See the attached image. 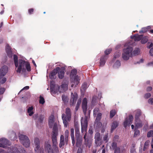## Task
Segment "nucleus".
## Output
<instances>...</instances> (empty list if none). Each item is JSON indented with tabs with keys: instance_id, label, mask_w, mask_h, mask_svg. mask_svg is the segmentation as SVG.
<instances>
[{
	"instance_id": "1",
	"label": "nucleus",
	"mask_w": 153,
	"mask_h": 153,
	"mask_svg": "<svg viewBox=\"0 0 153 153\" xmlns=\"http://www.w3.org/2000/svg\"><path fill=\"white\" fill-rule=\"evenodd\" d=\"M13 59L17 73H20L21 71L25 72L26 70L28 71H30V64L28 62L20 59L19 60L18 62L17 57L15 55L13 56Z\"/></svg>"
},
{
	"instance_id": "2",
	"label": "nucleus",
	"mask_w": 153,
	"mask_h": 153,
	"mask_svg": "<svg viewBox=\"0 0 153 153\" xmlns=\"http://www.w3.org/2000/svg\"><path fill=\"white\" fill-rule=\"evenodd\" d=\"M126 47L123 50L122 57L125 60H128L132 56L133 49L131 46L126 45Z\"/></svg>"
},
{
	"instance_id": "3",
	"label": "nucleus",
	"mask_w": 153,
	"mask_h": 153,
	"mask_svg": "<svg viewBox=\"0 0 153 153\" xmlns=\"http://www.w3.org/2000/svg\"><path fill=\"white\" fill-rule=\"evenodd\" d=\"M55 148L54 152L52 148L51 145V142L48 140L45 142L44 149L45 152L47 153H58L59 152V150L57 146L54 147Z\"/></svg>"
},
{
	"instance_id": "4",
	"label": "nucleus",
	"mask_w": 153,
	"mask_h": 153,
	"mask_svg": "<svg viewBox=\"0 0 153 153\" xmlns=\"http://www.w3.org/2000/svg\"><path fill=\"white\" fill-rule=\"evenodd\" d=\"M89 117L85 116L84 118H82L81 120V131L82 133H85V134L84 136V138L85 140V143L86 144L87 143L86 142V132L87 131V126H88V119Z\"/></svg>"
},
{
	"instance_id": "5",
	"label": "nucleus",
	"mask_w": 153,
	"mask_h": 153,
	"mask_svg": "<svg viewBox=\"0 0 153 153\" xmlns=\"http://www.w3.org/2000/svg\"><path fill=\"white\" fill-rule=\"evenodd\" d=\"M71 110L69 108H67L66 109V115L63 114L62 115V118L65 127H67L68 122L70 121L71 120Z\"/></svg>"
},
{
	"instance_id": "6",
	"label": "nucleus",
	"mask_w": 153,
	"mask_h": 153,
	"mask_svg": "<svg viewBox=\"0 0 153 153\" xmlns=\"http://www.w3.org/2000/svg\"><path fill=\"white\" fill-rule=\"evenodd\" d=\"M20 141L23 145L26 147L30 146V141L27 136L21 134L19 136Z\"/></svg>"
},
{
	"instance_id": "7",
	"label": "nucleus",
	"mask_w": 153,
	"mask_h": 153,
	"mask_svg": "<svg viewBox=\"0 0 153 153\" xmlns=\"http://www.w3.org/2000/svg\"><path fill=\"white\" fill-rule=\"evenodd\" d=\"M33 144L34 147V150L36 153H41L40 142L39 139L38 138H35L34 140Z\"/></svg>"
},
{
	"instance_id": "8",
	"label": "nucleus",
	"mask_w": 153,
	"mask_h": 153,
	"mask_svg": "<svg viewBox=\"0 0 153 153\" xmlns=\"http://www.w3.org/2000/svg\"><path fill=\"white\" fill-rule=\"evenodd\" d=\"M49 125L51 128H53V130H57V124L55 122L54 116L52 115L50 117L49 119Z\"/></svg>"
},
{
	"instance_id": "9",
	"label": "nucleus",
	"mask_w": 153,
	"mask_h": 153,
	"mask_svg": "<svg viewBox=\"0 0 153 153\" xmlns=\"http://www.w3.org/2000/svg\"><path fill=\"white\" fill-rule=\"evenodd\" d=\"M9 145L10 142L7 139L1 138L0 139V147L6 148L7 145Z\"/></svg>"
},
{
	"instance_id": "10",
	"label": "nucleus",
	"mask_w": 153,
	"mask_h": 153,
	"mask_svg": "<svg viewBox=\"0 0 153 153\" xmlns=\"http://www.w3.org/2000/svg\"><path fill=\"white\" fill-rule=\"evenodd\" d=\"M57 135V130H53V134L52 135V142L53 147L57 146V144L56 137Z\"/></svg>"
},
{
	"instance_id": "11",
	"label": "nucleus",
	"mask_w": 153,
	"mask_h": 153,
	"mask_svg": "<svg viewBox=\"0 0 153 153\" xmlns=\"http://www.w3.org/2000/svg\"><path fill=\"white\" fill-rule=\"evenodd\" d=\"M59 92H63L68 89V83H63L60 86L56 87Z\"/></svg>"
},
{
	"instance_id": "12",
	"label": "nucleus",
	"mask_w": 153,
	"mask_h": 153,
	"mask_svg": "<svg viewBox=\"0 0 153 153\" xmlns=\"http://www.w3.org/2000/svg\"><path fill=\"white\" fill-rule=\"evenodd\" d=\"M133 119V116L132 115H130L129 118H126L124 122V126L125 127L127 126H130L132 123V121Z\"/></svg>"
},
{
	"instance_id": "13",
	"label": "nucleus",
	"mask_w": 153,
	"mask_h": 153,
	"mask_svg": "<svg viewBox=\"0 0 153 153\" xmlns=\"http://www.w3.org/2000/svg\"><path fill=\"white\" fill-rule=\"evenodd\" d=\"M95 143L97 146H100L101 144V139L100 137V134L97 132L95 135Z\"/></svg>"
},
{
	"instance_id": "14",
	"label": "nucleus",
	"mask_w": 153,
	"mask_h": 153,
	"mask_svg": "<svg viewBox=\"0 0 153 153\" xmlns=\"http://www.w3.org/2000/svg\"><path fill=\"white\" fill-rule=\"evenodd\" d=\"M8 68L6 65H4L0 69V76H4L7 72Z\"/></svg>"
},
{
	"instance_id": "15",
	"label": "nucleus",
	"mask_w": 153,
	"mask_h": 153,
	"mask_svg": "<svg viewBox=\"0 0 153 153\" xmlns=\"http://www.w3.org/2000/svg\"><path fill=\"white\" fill-rule=\"evenodd\" d=\"M77 97V95L76 93H74V94H73V93H71L70 103L71 105H73L76 103Z\"/></svg>"
},
{
	"instance_id": "16",
	"label": "nucleus",
	"mask_w": 153,
	"mask_h": 153,
	"mask_svg": "<svg viewBox=\"0 0 153 153\" xmlns=\"http://www.w3.org/2000/svg\"><path fill=\"white\" fill-rule=\"evenodd\" d=\"M65 68L63 67H62L61 68H59V69L57 72L58 76L59 79H62L64 77L65 74Z\"/></svg>"
},
{
	"instance_id": "17",
	"label": "nucleus",
	"mask_w": 153,
	"mask_h": 153,
	"mask_svg": "<svg viewBox=\"0 0 153 153\" xmlns=\"http://www.w3.org/2000/svg\"><path fill=\"white\" fill-rule=\"evenodd\" d=\"M87 100L86 98L83 99L82 102V107L85 115H86V111L87 109Z\"/></svg>"
},
{
	"instance_id": "18",
	"label": "nucleus",
	"mask_w": 153,
	"mask_h": 153,
	"mask_svg": "<svg viewBox=\"0 0 153 153\" xmlns=\"http://www.w3.org/2000/svg\"><path fill=\"white\" fill-rule=\"evenodd\" d=\"M76 145L77 147H80L82 144V137L79 136L78 137H76Z\"/></svg>"
},
{
	"instance_id": "19",
	"label": "nucleus",
	"mask_w": 153,
	"mask_h": 153,
	"mask_svg": "<svg viewBox=\"0 0 153 153\" xmlns=\"http://www.w3.org/2000/svg\"><path fill=\"white\" fill-rule=\"evenodd\" d=\"M59 69V67H57L54 69L53 71L50 74L49 77L51 79H54V76L57 73V72Z\"/></svg>"
},
{
	"instance_id": "20",
	"label": "nucleus",
	"mask_w": 153,
	"mask_h": 153,
	"mask_svg": "<svg viewBox=\"0 0 153 153\" xmlns=\"http://www.w3.org/2000/svg\"><path fill=\"white\" fill-rule=\"evenodd\" d=\"M7 152L8 153H20L19 151L16 147H11L7 150Z\"/></svg>"
},
{
	"instance_id": "21",
	"label": "nucleus",
	"mask_w": 153,
	"mask_h": 153,
	"mask_svg": "<svg viewBox=\"0 0 153 153\" xmlns=\"http://www.w3.org/2000/svg\"><path fill=\"white\" fill-rule=\"evenodd\" d=\"M6 51L8 56L10 57H12V53L9 45H7L6 48Z\"/></svg>"
},
{
	"instance_id": "22",
	"label": "nucleus",
	"mask_w": 153,
	"mask_h": 153,
	"mask_svg": "<svg viewBox=\"0 0 153 153\" xmlns=\"http://www.w3.org/2000/svg\"><path fill=\"white\" fill-rule=\"evenodd\" d=\"M135 128H137L141 127L143 126L142 122L139 119L135 120Z\"/></svg>"
},
{
	"instance_id": "23",
	"label": "nucleus",
	"mask_w": 153,
	"mask_h": 153,
	"mask_svg": "<svg viewBox=\"0 0 153 153\" xmlns=\"http://www.w3.org/2000/svg\"><path fill=\"white\" fill-rule=\"evenodd\" d=\"M65 144L64 138L63 135H61L60 137V142L59 144V147L61 148Z\"/></svg>"
},
{
	"instance_id": "24",
	"label": "nucleus",
	"mask_w": 153,
	"mask_h": 153,
	"mask_svg": "<svg viewBox=\"0 0 153 153\" xmlns=\"http://www.w3.org/2000/svg\"><path fill=\"white\" fill-rule=\"evenodd\" d=\"M71 134L72 141V143L73 144V146H74L75 143V141L74 135V129L73 128H71Z\"/></svg>"
},
{
	"instance_id": "25",
	"label": "nucleus",
	"mask_w": 153,
	"mask_h": 153,
	"mask_svg": "<svg viewBox=\"0 0 153 153\" xmlns=\"http://www.w3.org/2000/svg\"><path fill=\"white\" fill-rule=\"evenodd\" d=\"M107 58V56H104V57L101 58L100 60V65L101 66H103L105 63V60Z\"/></svg>"
},
{
	"instance_id": "26",
	"label": "nucleus",
	"mask_w": 153,
	"mask_h": 153,
	"mask_svg": "<svg viewBox=\"0 0 153 153\" xmlns=\"http://www.w3.org/2000/svg\"><path fill=\"white\" fill-rule=\"evenodd\" d=\"M118 123L117 121H114L112 123L111 125V130L112 131L118 126Z\"/></svg>"
},
{
	"instance_id": "27",
	"label": "nucleus",
	"mask_w": 153,
	"mask_h": 153,
	"mask_svg": "<svg viewBox=\"0 0 153 153\" xmlns=\"http://www.w3.org/2000/svg\"><path fill=\"white\" fill-rule=\"evenodd\" d=\"M33 108L32 106L29 107L27 109V112L30 116H32L33 114Z\"/></svg>"
},
{
	"instance_id": "28",
	"label": "nucleus",
	"mask_w": 153,
	"mask_h": 153,
	"mask_svg": "<svg viewBox=\"0 0 153 153\" xmlns=\"http://www.w3.org/2000/svg\"><path fill=\"white\" fill-rule=\"evenodd\" d=\"M148 39V38L147 36L143 37V36L141 40V42L142 44H145L147 42Z\"/></svg>"
},
{
	"instance_id": "29",
	"label": "nucleus",
	"mask_w": 153,
	"mask_h": 153,
	"mask_svg": "<svg viewBox=\"0 0 153 153\" xmlns=\"http://www.w3.org/2000/svg\"><path fill=\"white\" fill-rule=\"evenodd\" d=\"M79 78L78 76L74 77V79L73 81V82L75 84L77 85L79 82Z\"/></svg>"
},
{
	"instance_id": "30",
	"label": "nucleus",
	"mask_w": 153,
	"mask_h": 153,
	"mask_svg": "<svg viewBox=\"0 0 153 153\" xmlns=\"http://www.w3.org/2000/svg\"><path fill=\"white\" fill-rule=\"evenodd\" d=\"M143 35H135L134 37V40L135 41H139L141 40Z\"/></svg>"
},
{
	"instance_id": "31",
	"label": "nucleus",
	"mask_w": 153,
	"mask_h": 153,
	"mask_svg": "<svg viewBox=\"0 0 153 153\" xmlns=\"http://www.w3.org/2000/svg\"><path fill=\"white\" fill-rule=\"evenodd\" d=\"M69 135V131L68 130H66L65 133V142L67 143L68 140V137Z\"/></svg>"
},
{
	"instance_id": "32",
	"label": "nucleus",
	"mask_w": 153,
	"mask_h": 153,
	"mask_svg": "<svg viewBox=\"0 0 153 153\" xmlns=\"http://www.w3.org/2000/svg\"><path fill=\"white\" fill-rule=\"evenodd\" d=\"M87 84L86 83H84L82 85L81 87V91H84L87 88Z\"/></svg>"
},
{
	"instance_id": "33",
	"label": "nucleus",
	"mask_w": 153,
	"mask_h": 153,
	"mask_svg": "<svg viewBox=\"0 0 153 153\" xmlns=\"http://www.w3.org/2000/svg\"><path fill=\"white\" fill-rule=\"evenodd\" d=\"M150 143V141L149 140H148L146 141L145 143L144 148L143 149V150L144 151L145 150L148 148L149 146V143Z\"/></svg>"
},
{
	"instance_id": "34",
	"label": "nucleus",
	"mask_w": 153,
	"mask_h": 153,
	"mask_svg": "<svg viewBox=\"0 0 153 153\" xmlns=\"http://www.w3.org/2000/svg\"><path fill=\"white\" fill-rule=\"evenodd\" d=\"M97 115V118L95 120L96 122H98L100 121L101 118L102 114L101 113H98Z\"/></svg>"
},
{
	"instance_id": "35",
	"label": "nucleus",
	"mask_w": 153,
	"mask_h": 153,
	"mask_svg": "<svg viewBox=\"0 0 153 153\" xmlns=\"http://www.w3.org/2000/svg\"><path fill=\"white\" fill-rule=\"evenodd\" d=\"M77 70L76 69H73L71 71V78L73 77L77 73Z\"/></svg>"
},
{
	"instance_id": "36",
	"label": "nucleus",
	"mask_w": 153,
	"mask_h": 153,
	"mask_svg": "<svg viewBox=\"0 0 153 153\" xmlns=\"http://www.w3.org/2000/svg\"><path fill=\"white\" fill-rule=\"evenodd\" d=\"M137 113L135 115V120H138V118L141 114V111L140 110H137Z\"/></svg>"
},
{
	"instance_id": "37",
	"label": "nucleus",
	"mask_w": 153,
	"mask_h": 153,
	"mask_svg": "<svg viewBox=\"0 0 153 153\" xmlns=\"http://www.w3.org/2000/svg\"><path fill=\"white\" fill-rule=\"evenodd\" d=\"M140 52V50L139 48H136L134 51L133 54L134 55H137Z\"/></svg>"
},
{
	"instance_id": "38",
	"label": "nucleus",
	"mask_w": 153,
	"mask_h": 153,
	"mask_svg": "<svg viewBox=\"0 0 153 153\" xmlns=\"http://www.w3.org/2000/svg\"><path fill=\"white\" fill-rule=\"evenodd\" d=\"M75 132H76V137H78L80 136L79 135V129L78 127H76V128L75 129Z\"/></svg>"
},
{
	"instance_id": "39",
	"label": "nucleus",
	"mask_w": 153,
	"mask_h": 153,
	"mask_svg": "<svg viewBox=\"0 0 153 153\" xmlns=\"http://www.w3.org/2000/svg\"><path fill=\"white\" fill-rule=\"evenodd\" d=\"M2 76H0V82L1 84H3L6 81V78L4 77H1Z\"/></svg>"
},
{
	"instance_id": "40",
	"label": "nucleus",
	"mask_w": 153,
	"mask_h": 153,
	"mask_svg": "<svg viewBox=\"0 0 153 153\" xmlns=\"http://www.w3.org/2000/svg\"><path fill=\"white\" fill-rule=\"evenodd\" d=\"M120 65V63L119 61H117L114 65V67L115 68H117Z\"/></svg>"
},
{
	"instance_id": "41",
	"label": "nucleus",
	"mask_w": 153,
	"mask_h": 153,
	"mask_svg": "<svg viewBox=\"0 0 153 153\" xmlns=\"http://www.w3.org/2000/svg\"><path fill=\"white\" fill-rule=\"evenodd\" d=\"M147 28L146 27H143L142 29V30L140 31L139 33H145L148 30Z\"/></svg>"
},
{
	"instance_id": "42",
	"label": "nucleus",
	"mask_w": 153,
	"mask_h": 153,
	"mask_svg": "<svg viewBox=\"0 0 153 153\" xmlns=\"http://www.w3.org/2000/svg\"><path fill=\"white\" fill-rule=\"evenodd\" d=\"M116 114V111L114 110H112L110 112V117L111 118L113 117Z\"/></svg>"
},
{
	"instance_id": "43",
	"label": "nucleus",
	"mask_w": 153,
	"mask_h": 153,
	"mask_svg": "<svg viewBox=\"0 0 153 153\" xmlns=\"http://www.w3.org/2000/svg\"><path fill=\"white\" fill-rule=\"evenodd\" d=\"M39 103L40 104H43L45 102V101L44 98L40 96V99L39 101Z\"/></svg>"
},
{
	"instance_id": "44",
	"label": "nucleus",
	"mask_w": 153,
	"mask_h": 153,
	"mask_svg": "<svg viewBox=\"0 0 153 153\" xmlns=\"http://www.w3.org/2000/svg\"><path fill=\"white\" fill-rule=\"evenodd\" d=\"M103 140L104 141H105V143H106L108 142V138L107 134H106L104 136L103 138Z\"/></svg>"
},
{
	"instance_id": "45",
	"label": "nucleus",
	"mask_w": 153,
	"mask_h": 153,
	"mask_svg": "<svg viewBox=\"0 0 153 153\" xmlns=\"http://www.w3.org/2000/svg\"><path fill=\"white\" fill-rule=\"evenodd\" d=\"M153 135V131L151 130L148 132V133L147 136L148 137H150Z\"/></svg>"
},
{
	"instance_id": "46",
	"label": "nucleus",
	"mask_w": 153,
	"mask_h": 153,
	"mask_svg": "<svg viewBox=\"0 0 153 153\" xmlns=\"http://www.w3.org/2000/svg\"><path fill=\"white\" fill-rule=\"evenodd\" d=\"M62 100L65 102H67L68 100V98L67 96L63 95L62 96Z\"/></svg>"
},
{
	"instance_id": "47",
	"label": "nucleus",
	"mask_w": 153,
	"mask_h": 153,
	"mask_svg": "<svg viewBox=\"0 0 153 153\" xmlns=\"http://www.w3.org/2000/svg\"><path fill=\"white\" fill-rule=\"evenodd\" d=\"M99 111V109L98 108H95L94 109V115H96L98 113V111Z\"/></svg>"
},
{
	"instance_id": "48",
	"label": "nucleus",
	"mask_w": 153,
	"mask_h": 153,
	"mask_svg": "<svg viewBox=\"0 0 153 153\" xmlns=\"http://www.w3.org/2000/svg\"><path fill=\"white\" fill-rule=\"evenodd\" d=\"M81 102V100L80 99H79L78 100V101L77 102V105H76V110H77L79 106L80 105Z\"/></svg>"
},
{
	"instance_id": "49",
	"label": "nucleus",
	"mask_w": 153,
	"mask_h": 153,
	"mask_svg": "<svg viewBox=\"0 0 153 153\" xmlns=\"http://www.w3.org/2000/svg\"><path fill=\"white\" fill-rule=\"evenodd\" d=\"M95 123L97 124V126L98 127H101L102 126V124L101 122L98 121V122H96Z\"/></svg>"
},
{
	"instance_id": "50",
	"label": "nucleus",
	"mask_w": 153,
	"mask_h": 153,
	"mask_svg": "<svg viewBox=\"0 0 153 153\" xmlns=\"http://www.w3.org/2000/svg\"><path fill=\"white\" fill-rule=\"evenodd\" d=\"M111 51V49H107L105 51V54L106 55L110 53Z\"/></svg>"
},
{
	"instance_id": "51",
	"label": "nucleus",
	"mask_w": 153,
	"mask_h": 153,
	"mask_svg": "<svg viewBox=\"0 0 153 153\" xmlns=\"http://www.w3.org/2000/svg\"><path fill=\"white\" fill-rule=\"evenodd\" d=\"M140 132L138 130H136L135 131L134 136V137H136L139 134Z\"/></svg>"
},
{
	"instance_id": "52",
	"label": "nucleus",
	"mask_w": 153,
	"mask_h": 153,
	"mask_svg": "<svg viewBox=\"0 0 153 153\" xmlns=\"http://www.w3.org/2000/svg\"><path fill=\"white\" fill-rule=\"evenodd\" d=\"M120 149L118 147L116 148L114 151L115 153H120Z\"/></svg>"
},
{
	"instance_id": "53",
	"label": "nucleus",
	"mask_w": 153,
	"mask_h": 153,
	"mask_svg": "<svg viewBox=\"0 0 153 153\" xmlns=\"http://www.w3.org/2000/svg\"><path fill=\"white\" fill-rule=\"evenodd\" d=\"M111 146L113 149H115L116 148L117 144L115 143H112Z\"/></svg>"
},
{
	"instance_id": "54",
	"label": "nucleus",
	"mask_w": 153,
	"mask_h": 153,
	"mask_svg": "<svg viewBox=\"0 0 153 153\" xmlns=\"http://www.w3.org/2000/svg\"><path fill=\"white\" fill-rule=\"evenodd\" d=\"M149 53L151 56H153V47L150 49Z\"/></svg>"
},
{
	"instance_id": "55",
	"label": "nucleus",
	"mask_w": 153,
	"mask_h": 153,
	"mask_svg": "<svg viewBox=\"0 0 153 153\" xmlns=\"http://www.w3.org/2000/svg\"><path fill=\"white\" fill-rule=\"evenodd\" d=\"M151 96V94L149 93H147L146 94L145 96V98H148L149 97Z\"/></svg>"
},
{
	"instance_id": "56",
	"label": "nucleus",
	"mask_w": 153,
	"mask_h": 153,
	"mask_svg": "<svg viewBox=\"0 0 153 153\" xmlns=\"http://www.w3.org/2000/svg\"><path fill=\"white\" fill-rule=\"evenodd\" d=\"M148 102L149 104H153V98H150L149 99Z\"/></svg>"
},
{
	"instance_id": "57",
	"label": "nucleus",
	"mask_w": 153,
	"mask_h": 153,
	"mask_svg": "<svg viewBox=\"0 0 153 153\" xmlns=\"http://www.w3.org/2000/svg\"><path fill=\"white\" fill-rule=\"evenodd\" d=\"M82 149L80 148L79 147L78 149L77 153H82Z\"/></svg>"
},
{
	"instance_id": "58",
	"label": "nucleus",
	"mask_w": 153,
	"mask_h": 153,
	"mask_svg": "<svg viewBox=\"0 0 153 153\" xmlns=\"http://www.w3.org/2000/svg\"><path fill=\"white\" fill-rule=\"evenodd\" d=\"M29 86H26L24 87L22 90H21V91H22L24 90H28L29 89Z\"/></svg>"
},
{
	"instance_id": "59",
	"label": "nucleus",
	"mask_w": 153,
	"mask_h": 153,
	"mask_svg": "<svg viewBox=\"0 0 153 153\" xmlns=\"http://www.w3.org/2000/svg\"><path fill=\"white\" fill-rule=\"evenodd\" d=\"M152 89V87H148L147 89V91H150Z\"/></svg>"
},
{
	"instance_id": "60",
	"label": "nucleus",
	"mask_w": 153,
	"mask_h": 153,
	"mask_svg": "<svg viewBox=\"0 0 153 153\" xmlns=\"http://www.w3.org/2000/svg\"><path fill=\"white\" fill-rule=\"evenodd\" d=\"M33 9H31L29 10V12L31 14L33 12Z\"/></svg>"
},
{
	"instance_id": "61",
	"label": "nucleus",
	"mask_w": 153,
	"mask_h": 153,
	"mask_svg": "<svg viewBox=\"0 0 153 153\" xmlns=\"http://www.w3.org/2000/svg\"><path fill=\"white\" fill-rule=\"evenodd\" d=\"M44 119V117L42 116L41 117L39 118V120L40 121V122H42L43 120Z\"/></svg>"
},
{
	"instance_id": "62",
	"label": "nucleus",
	"mask_w": 153,
	"mask_h": 153,
	"mask_svg": "<svg viewBox=\"0 0 153 153\" xmlns=\"http://www.w3.org/2000/svg\"><path fill=\"white\" fill-rule=\"evenodd\" d=\"M57 91H54L53 90H52L51 91V93L52 94L53 93H56L57 92Z\"/></svg>"
},
{
	"instance_id": "63",
	"label": "nucleus",
	"mask_w": 153,
	"mask_h": 153,
	"mask_svg": "<svg viewBox=\"0 0 153 153\" xmlns=\"http://www.w3.org/2000/svg\"><path fill=\"white\" fill-rule=\"evenodd\" d=\"M120 55V53H118V54L117 56H116V55H115L114 56V57L115 58H117V57H118Z\"/></svg>"
},
{
	"instance_id": "64",
	"label": "nucleus",
	"mask_w": 153,
	"mask_h": 153,
	"mask_svg": "<svg viewBox=\"0 0 153 153\" xmlns=\"http://www.w3.org/2000/svg\"><path fill=\"white\" fill-rule=\"evenodd\" d=\"M153 46V43H151L150 44L149 48H150L151 47H152Z\"/></svg>"
}]
</instances>
